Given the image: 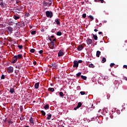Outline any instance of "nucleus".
Segmentation results:
<instances>
[{"mask_svg": "<svg viewBox=\"0 0 127 127\" xmlns=\"http://www.w3.org/2000/svg\"><path fill=\"white\" fill-rule=\"evenodd\" d=\"M46 14L47 17H50L51 18L53 16V13L51 11H47L46 12Z\"/></svg>", "mask_w": 127, "mask_h": 127, "instance_id": "1", "label": "nucleus"}, {"mask_svg": "<svg viewBox=\"0 0 127 127\" xmlns=\"http://www.w3.org/2000/svg\"><path fill=\"white\" fill-rule=\"evenodd\" d=\"M7 71L8 73H12L13 72V67L12 66L7 67Z\"/></svg>", "mask_w": 127, "mask_h": 127, "instance_id": "2", "label": "nucleus"}, {"mask_svg": "<svg viewBox=\"0 0 127 127\" xmlns=\"http://www.w3.org/2000/svg\"><path fill=\"white\" fill-rule=\"evenodd\" d=\"M64 54V51L60 50L59 51V53H58V57H61L62 56H63Z\"/></svg>", "mask_w": 127, "mask_h": 127, "instance_id": "3", "label": "nucleus"}, {"mask_svg": "<svg viewBox=\"0 0 127 127\" xmlns=\"http://www.w3.org/2000/svg\"><path fill=\"white\" fill-rule=\"evenodd\" d=\"M7 30L9 33H12V31H13V28L10 26H9L7 27Z\"/></svg>", "mask_w": 127, "mask_h": 127, "instance_id": "4", "label": "nucleus"}, {"mask_svg": "<svg viewBox=\"0 0 127 127\" xmlns=\"http://www.w3.org/2000/svg\"><path fill=\"white\" fill-rule=\"evenodd\" d=\"M73 67H76V68H78L79 66V64L78 63V61H74L73 62Z\"/></svg>", "mask_w": 127, "mask_h": 127, "instance_id": "5", "label": "nucleus"}, {"mask_svg": "<svg viewBox=\"0 0 127 127\" xmlns=\"http://www.w3.org/2000/svg\"><path fill=\"white\" fill-rule=\"evenodd\" d=\"M51 66L54 69H56V68H57V67H58V64H56L55 63H53Z\"/></svg>", "mask_w": 127, "mask_h": 127, "instance_id": "6", "label": "nucleus"}, {"mask_svg": "<svg viewBox=\"0 0 127 127\" xmlns=\"http://www.w3.org/2000/svg\"><path fill=\"white\" fill-rule=\"evenodd\" d=\"M86 42L88 45H90V44H92V43H93V41L92 40V39L88 38L86 40Z\"/></svg>", "mask_w": 127, "mask_h": 127, "instance_id": "7", "label": "nucleus"}, {"mask_svg": "<svg viewBox=\"0 0 127 127\" xmlns=\"http://www.w3.org/2000/svg\"><path fill=\"white\" fill-rule=\"evenodd\" d=\"M17 59H18L17 58V56H14L12 59V63H15L16 61H17Z\"/></svg>", "mask_w": 127, "mask_h": 127, "instance_id": "8", "label": "nucleus"}, {"mask_svg": "<svg viewBox=\"0 0 127 127\" xmlns=\"http://www.w3.org/2000/svg\"><path fill=\"white\" fill-rule=\"evenodd\" d=\"M84 48V47L82 45H80L78 47L77 50L78 51H81V50H83V49Z\"/></svg>", "mask_w": 127, "mask_h": 127, "instance_id": "9", "label": "nucleus"}, {"mask_svg": "<svg viewBox=\"0 0 127 127\" xmlns=\"http://www.w3.org/2000/svg\"><path fill=\"white\" fill-rule=\"evenodd\" d=\"M29 122L30 124H32V125H34V121H33V119L32 118V117H31L30 118Z\"/></svg>", "mask_w": 127, "mask_h": 127, "instance_id": "10", "label": "nucleus"}, {"mask_svg": "<svg viewBox=\"0 0 127 127\" xmlns=\"http://www.w3.org/2000/svg\"><path fill=\"white\" fill-rule=\"evenodd\" d=\"M55 22H56V24L58 25H60V20H59V19H56L55 20Z\"/></svg>", "mask_w": 127, "mask_h": 127, "instance_id": "11", "label": "nucleus"}, {"mask_svg": "<svg viewBox=\"0 0 127 127\" xmlns=\"http://www.w3.org/2000/svg\"><path fill=\"white\" fill-rule=\"evenodd\" d=\"M34 87H35V89H38V88H39V83L37 82V83H35Z\"/></svg>", "mask_w": 127, "mask_h": 127, "instance_id": "12", "label": "nucleus"}, {"mask_svg": "<svg viewBox=\"0 0 127 127\" xmlns=\"http://www.w3.org/2000/svg\"><path fill=\"white\" fill-rule=\"evenodd\" d=\"M0 5L3 7L4 6V4H3V2H2V0H0Z\"/></svg>", "mask_w": 127, "mask_h": 127, "instance_id": "13", "label": "nucleus"}, {"mask_svg": "<svg viewBox=\"0 0 127 127\" xmlns=\"http://www.w3.org/2000/svg\"><path fill=\"white\" fill-rule=\"evenodd\" d=\"M101 54V52L99 51H97L96 52V56L97 57H100V55Z\"/></svg>", "mask_w": 127, "mask_h": 127, "instance_id": "14", "label": "nucleus"}, {"mask_svg": "<svg viewBox=\"0 0 127 127\" xmlns=\"http://www.w3.org/2000/svg\"><path fill=\"white\" fill-rule=\"evenodd\" d=\"M93 37L94 40H98V36H97V35L93 34Z\"/></svg>", "mask_w": 127, "mask_h": 127, "instance_id": "15", "label": "nucleus"}, {"mask_svg": "<svg viewBox=\"0 0 127 127\" xmlns=\"http://www.w3.org/2000/svg\"><path fill=\"white\" fill-rule=\"evenodd\" d=\"M9 92L11 94H13L14 93V88L10 89Z\"/></svg>", "mask_w": 127, "mask_h": 127, "instance_id": "16", "label": "nucleus"}, {"mask_svg": "<svg viewBox=\"0 0 127 127\" xmlns=\"http://www.w3.org/2000/svg\"><path fill=\"white\" fill-rule=\"evenodd\" d=\"M17 57V58L18 59H21V58H22V55H21V54H19L17 56H16Z\"/></svg>", "mask_w": 127, "mask_h": 127, "instance_id": "17", "label": "nucleus"}, {"mask_svg": "<svg viewBox=\"0 0 127 127\" xmlns=\"http://www.w3.org/2000/svg\"><path fill=\"white\" fill-rule=\"evenodd\" d=\"M88 67H89V68H94L95 65H94L93 64H89Z\"/></svg>", "mask_w": 127, "mask_h": 127, "instance_id": "18", "label": "nucleus"}, {"mask_svg": "<svg viewBox=\"0 0 127 127\" xmlns=\"http://www.w3.org/2000/svg\"><path fill=\"white\" fill-rule=\"evenodd\" d=\"M57 35L58 36H61L62 35V32L59 31L57 33Z\"/></svg>", "mask_w": 127, "mask_h": 127, "instance_id": "19", "label": "nucleus"}, {"mask_svg": "<svg viewBox=\"0 0 127 127\" xmlns=\"http://www.w3.org/2000/svg\"><path fill=\"white\" fill-rule=\"evenodd\" d=\"M48 91L50 92H54V89L53 88L50 87L48 88Z\"/></svg>", "mask_w": 127, "mask_h": 127, "instance_id": "20", "label": "nucleus"}, {"mask_svg": "<svg viewBox=\"0 0 127 127\" xmlns=\"http://www.w3.org/2000/svg\"><path fill=\"white\" fill-rule=\"evenodd\" d=\"M81 106H82V103L81 102H79L76 107H78V109H79V108H81Z\"/></svg>", "mask_w": 127, "mask_h": 127, "instance_id": "21", "label": "nucleus"}, {"mask_svg": "<svg viewBox=\"0 0 127 127\" xmlns=\"http://www.w3.org/2000/svg\"><path fill=\"white\" fill-rule=\"evenodd\" d=\"M13 18L15 19V20H17V19H19V16H17L16 15H14Z\"/></svg>", "mask_w": 127, "mask_h": 127, "instance_id": "22", "label": "nucleus"}, {"mask_svg": "<svg viewBox=\"0 0 127 127\" xmlns=\"http://www.w3.org/2000/svg\"><path fill=\"white\" fill-rule=\"evenodd\" d=\"M81 77L82 79H83V80H87V76H86L81 75Z\"/></svg>", "mask_w": 127, "mask_h": 127, "instance_id": "23", "label": "nucleus"}, {"mask_svg": "<svg viewBox=\"0 0 127 127\" xmlns=\"http://www.w3.org/2000/svg\"><path fill=\"white\" fill-rule=\"evenodd\" d=\"M43 5H44V6H48V3H47V2H46V1H44V2H43Z\"/></svg>", "mask_w": 127, "mask_h": 127, "instance_id": "24", "label": "nucleus"}, {"mask_svg": "<svg viewBox=\"0 0 127 127\" xmlns=\"http://www.w3.org/2000/svg\"><path fill=\"white\" fill-rule=\"evenodd\" d=\"M95 109V106H94V105H92V106L89 108L90 111H92V110H94Z\"/></svg>", "mask_w": 127, "mask_h": 127, "instance_id": "25", "label": "nucleus"}, {"mask_svg": "<svg viewBox=\"0 0 127 127\" xmlns=\"http://www.w3.org/2000/svg\"><path fill=\"white\" fill-rule=\"evenodd\" d=\"M51 117H52V115L51 114L48 115V117L47 118V120H50L51 119Z\"/></svg>", "mask_w": 127, "mask_h": 127, "instance_id": "26", "label": "nucleus"}, {"mask_svg": "<svg viewBox=\"0 0 127 127\" xmlns=\"http://www.w3.org/2000/svg\"><path fill=\"white\" fill-rule=\"evenodd\" d=\"M41 112L42 115L43 116H45V115H46V113L45 112H44V111H43V110H42V111H41Z\"/></svg>", "mask_w": 127, "mask_h": 127, "instance_id": "27", "label": "nucleus"}, {"mask_svg": "<svg viewBox=\"0 0 127 127\" xmlns=\"http://www.w3.org/2000/svg\"><path fill=\"white\" fill-rule=\"evenodd\" d=\"M106 60L105 58H103L102 60V63H105L106 62Z\"/></svg>", "mask_w": 127, "mask_h": 127, "instance_id": "28", "label": "nucleus"}, {"mask_svg": "<svg viewBox=\"0 0 127 127\" xmlns=\"http://www.w3.org/2000/svg\"><path fill=\"white\" fill-rule=\"evenodd\" d=\"M44 109H45V110H48V109H49V105H46L44 107Z\"/></svg>", "mask_w": 127, "mask_h": 127, "instance_id": "29", "label": "nucleus"}, {"mask_svg": "<svg viewBox=\"0 0 127 127\" xmlns=\"http://www.w3.org/2000/svg\"><path fill=\"white\" fill-rule=\"evenodd\" d=\"M59 95L61 97H63L64 96V94L62 92H60Z\"/></svg>", "mask_w": 127, "mask_h": 127, "instance_id": "30", "label": "nucleus"}, {"mask_svg": "<svg viewBox=\"0 0 127 127\" xmlns=\"http://www.w3.org/2000/svg\"><path fill=\"white\" fill-rule=\"evenodd\" d=\"M31 33L32 35H34L35 34H36V31H32Z\"/></svg>", "mask_w": 127, "mask_h": 127, "instance_id": "31", "label": "nucleus"}, {"mask_svg": "<svg viewBox=\"0 0 127 127\" xmlns=\"http://www.w3.org/2000/svg\"><path fill=\"white\" fill-rule=\"evenodd\" d=\"M30 52L31 53H34L35 51V50H34V49H31L30 50Z\"/></svg>", "mask_w": 127, "mask_h": 127, "instance_id": "32", "label": "nucleus"}, {"mask_svg": "<svg viewBox=\"0 0 127 127\" xmlns=\"http://www.w3.org/2000/svg\"><path fill=\"white\" fill-rule=\"evenodd\" d=\"M82 74V73H81V72H78V73H77V74H76V76L78 77H80V76H81V74Z\"/></svg>", "mask_w": 127, "mask_h": 127, "instance_id": "33", "label": "nucleus"}, {"mask_svg": "<svg viewBox=\"0 0 127 127\" xmlns=\"http://www.w3.org/2000/svg\"><path fill=\"white\" fill-rule=\"evenodd\" d=\"M51 4H52V2H51V1L50 0L49 2L48 3V6H50Z\"/></svg>", "mask_w": 127, "mask_h": 127, "instance_id": "34", "label": "nucleus"}, {"mask_svg": "<svg viewBox=\"0 0 127 127\" xmlns=\"http://www.w3.org/2000/svg\"><path fill=\"white\" fill-rule=\"evenodd\" d=\"M5 78V76H4V75L2 74V75H1V79L2 80H3V79H4Z\"/></svg>", "mask_w": 127, "mask_h": 127, "instance_id": "35", "label": "nucleus"}, {"mask_svg": "<svg viewBox=\"0 0 127 127\" xmlns=\"http://www.w3.org/2000/svg\"><path fill=\"white\" fill-rule=\"evenodd\" d=\"M89 17L91 19H92V20H94V17H93V16H92V15H89Z\"/></svg>", "mask_w": 127, "mask_h": 127, "instance_id": "36", "label": "nucleus"}, {"mask_svg": "<svg viewBox=\"0 0 127 127\" xmlns=\"http://www.w3.org/2000/svg\"><path fill=\"white\" fill-rule=\"evenodd\" d=\"M80 95H85V91H81L80 92Z\"/></svg>", "mask_w": 127, "mask_h": 127, "instance_id": "37", "label": "nucleus"}, {"mask_svg": "<svg viewBox=\"0 0 127 127\" xmlns=\"http://www.w3.org/2000/svg\"><path fill=\"white\" fill-rule=\"evenodd\" d=\"M55 31H56V29H53L51 30V32H52L53 33L55 32Z\"/></svg>", "mask_w": 127, "mask_h": 127, "instance_id": "38", "label": "nucleus"}, {"mask_svg": "<svg viewBox=\"0 0 127 127\" xmlns=\"http://www.w3.org/2000/svg\"><path fill=\"white\" fill-rule=\"evenodd\" d=\"M18 47L20 49H22V45H18Z\"/></svg>", "mask_w": 127, "mask_h": 127, "instance_id": "39", "label": "nucleus"}, {"mask_svg": "<svg viewBox=\"0 0 127 127\" xmlns=\"http://www.w3.org/2000/svg\"><path fill=\"white\" fill-rule=\"evenodd\" d=\"M86 16V14H82V17H83V18H85Z\"/></svg>", "mask_w": 127, "mask_h": 127, "instance_id": "40", "label": "nucleus"}, {"mask_svg": "<svg viewBox=\"0 0 127 127\" xmlns=\"http://www.w3.org/2000/svg\"><path fill=\"white\" fill-rule=\"evenodd\" d=\"M112 113H115V112H116V108H113L112 110Z\"/></svg>", "mask_w": 127, "mask_h": 127, "instance_id": "41", "label": "nucleus"}, {"mask_svg": "<svg viewBox=\"0 0 127 127\" xmlns=\"http://www.w3.org/2000/svg\"><path fill=\"white\" fill-rule=\"evenodd\" d=\"M39 53L40 54H42V53H43V50H40V51H39Z\"/></svg>", "mask_w": 127, "mask_h": 127, "instance_id": "42", "label": "nucleus"}, {"mask_svg": "<svg viewBox=\"0 0 127 127\" xmlns=\"http://www.w3.org/2000/svg\"><path fill=\"white\" fill-rule=\"evenodd\" d=\"M117 113L118 115H120L121 114V111L120 110H117Z\"/></svg>", "mask_w": 127, "mask_h": 127, "instance_id": "43", "label": "nucleus"}, {"mask_svg": "<svg viewBox=\"0 0 127 127\" xmlns=\"http://www.w3.org/2000/svg\"><path fill=\"white\" fill-rule=\"evenodd\" d=\"M114 65H115L114 63H111L110 65V67H113V66H114Z\"/></svg>", "mask_w": 127, "mask_h": 127, "instance_id": "44", "label": "nucleus"}, {"mask_svg": "<svg viewBox=\"0 0 127 127\" xmlns=\"http://www.w3.org/2000/svg\"><path fill=\"white\" fill-rule=\"evenodd\" d=\"M82 62H83V61H82V60H79V61L77 62V63L79 64V63H82Z\"/></svg>", "mask_w": 127, "mask_h": 127, "instance_id": "45", "label": "nucleus"}, {"mask_svg": "<svg viewBox=\"0 0 127 127\" xmlns=\"http://www.w3.org/2000/svg\"><path fill=\"white\" fill-rule=\"evenodd\" d=\"M51 44L53 46H55L54 42H51Z\"/></svg>", "mask_w": 127, "mask_h": 127, "instance_id": "46", "label": "nucleus"}, {"mask_svg": "<svg viewBox=\"0 0 127 127\" xmlns=\"http://www.w3.org/2000/svg\"><path fill=\"white\" fill-rule=\"evenodd\" d=\"M77 109H79L78 107H77V106H76V107H74V111H77Z\"/></svg>", "mask_w": 127, "mask_h": 127, "instance_id": "47", "label": "nucleus"}, {"mask_svg": "<svg viewBox=\"0 0 127 127\" xmlns=\"http://www.w3.org/2000/svg\"><path fill=\"white\" fill-rule=\"evenodd\" d=\"M99 0V1H101V3H103V2H104V0Z\"/></svg>", "mask_w": 127, "mask_h": 127, "instance_id": "48", "label": "nucleus"}, {"mask_svg": "<svg viewBox=\"0 0 127 127\" xmlns=\"http://www.w3.org/2000/svg\"><path fill=\"white\" fill-rule=\"evenodd\" d=\"M15 68H18V69H20V66L16 65V66H15Z\"/></svg>", "mask_w": 127, "mask_h": 127, "instance_id": "49", "label": "nucleus"}, {"mask_svg": "<svg viewBox=\"0 0 127 127\" xmlns=\"http://www.w3.org/2000/svg\"><path fill=\"white\" fill-rule=\"evenodd\" d=\"M124 68H125V69H127V65H124L123 66Z\"/></svg>", "mask_w": 127, "mask_h": 127, "instance_id": "50", "label": "nucleus"}, {"mask_svg": "<svg viewBox=\"0 0 127 127\" xmlns=\"http://www.w3.org/2000/svg\"><path fill=\"white\" fill-rule=\"evenodd\" d=\"M15 74H17V73H18V70H15Z\"/></svg>", "mask_w": 127, "mask_h": 127, "instance_id": "51", "label": "nucleus"}, {"mask_svg": "<svg viewBox=\"0 0 127 127\" xmlns=\"http://www.w3.org/2000/svg\"><path fill=\"white\" fill-rule=\"evenodd\" d=\"M111 119H114V116L111 115L110 116Z\"/></svg>", "mask_w": 127, "mask_h": 127, "instance_id": "52", "label": "nucleus"}, {"mask_svg": "<svg viewBox=\"0 0 127 127\" xmlns=\"http://www.w3.org/2000/svg\"><path fill=\"white\" fill-rule=\"evenodd\" d=\"M8 124H12V122L11 121H9Z\"/></svg>", "mask_w": 127, "mask_h": 127, "instance_id": "53", "label": "nucleus"}, {"mask_svg": "<svg viewBox=\"0 0 127 127\" xmlns=\"http://www.w3.org/2000/svg\"><path fill=\"white\" fill-rule=\"evenodd\" d=\"M103 33L102 32H98V34H99V35H101V34H102Z\"/></svg>", "mask_w": 127, "mask_h": 127, "instance_id": "54", "label": "nucleus"}, {"mask_svg": "<svg viewBox=\"0 0 127 127\" xmlns=\"http://www.w3.org/2000/svg\"><path fill=\"white\" fill-rule=\"evenodd\" d=\"M110 97V95H107V99H109Z\"/></svg>", "mask_w": 127, "mask_h": 127, "instance_id": "55", "label": "nucleus"}, {"mask_svg": "<svg viewBox=\"0 0 127 127\" xmlns=\"http://www.w3.org/2000/svg\"><path fill=\"white\" fill-rule=\"evenodd\" d=\"M94 31L95 32H97V31H98V29H94Z\"/></svg>", "mask_w": 127, "mask_h": 127, "instance_id": "56", "label": "nucleus"}, {"mask_svg": "<svg viewBox=\"0 0 127 127\" xmlns=\"http://www.w3.org/2000/svg\"><path fill=\"white\" fill-rule=\"evenodd\" d=\"M105 120H106V121H108V120H109V118L106 117V118H105Z\"/></svg>", "mask_w": 127, "mask_h": 127, "instance_id": "57", "label": "nucleus"}, {"mask_svg": "<svg viewBox=\"0 0 127 127\" xmlns=\"http://www.w3.org/2000/svg\"><path fill=\"white\" fill-rule=\"evenodd\" d=\"M54 41H56V39H54L52 42H54Z\"/></svg>", "mask_w": 127, "mask_h": 127, "instance_id": "58", "label": "nucleus"}, {"mask_svg": "<svg viewBox=\"0 0 127 127\" xmlns=\"http://www.w3.org/2000/svg\"><path fill=\"white\" fill-rule=\"evenodd\" d=\"M53 48H54V46H53L52 47L50 48L51 49H53Z\"/></svg>", "mask_w": 127, "mask_h": 127, "instance_id": "59", "label": "nucleus"}, {"mask_svg": "<svg viewBox=\"0 0 127 127\" xmlns=\"http://www.w3.org/2000/svg\"><path fill=\"white\" fill-rule=\"evenodd\" d=\"M51 38H54V36H51Z\"/></svg>", "mask_w": 127, "mask_h": 127, "instance_id": "60", "label": "nucleus"}, {"mask_svg": "<svg viewBox=\"0 0 127 127\" xmlns=\"http://www.w3.org/2000/svg\"><path fill=\"white\" fill-rule=\"evenodd\" d=\"M36 64V62H34V64Z\"/></svg>", "mask_w": 127, "mask_h": 127, "instance_id": "61", "label": "nucleus"}, {"mask_svg": "<svg viewBox=\"0 0 127 127\" xmlns=\"http://www.w3.org/2000/svg\"><path fill=\"white\" fill-rule=\"evenodd\" d=\"M104 22L106 23V22H107V21H104Z\"/></svg>", "mask_w": 127, "mask_h": 127, "instance_id": "62", "label": "nucleus"}, {"mask_svg": "<svg viewBox=\"0 0 127 127\" xmlns=\"http://www.w3.org/2000/svg\"><path fill=\"white\" fill-rule=\"evenodd\" d=\"M125 80H126V81H127V78H125Z\"/></svg>", "mask_w": 127, "mask_h": 127, "instance_id": "63", "label": "nucleus"}, {"mask_svg": "<svg viewBox=\"0 0 127 127\" xmlns=\"http://www.w3.org/2000/svg\"><path fill=\"white\" fill-rule=\"evenodd\" d=\"M29 127V126H26V127Z\"/></svg>", "mask_w": 127, "mask_h": 127, "instance_id": "64", "label": "nucleus"}]
</instances>
